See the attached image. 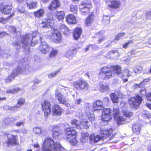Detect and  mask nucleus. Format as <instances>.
I'll list each match as a JSON object with an SVG mask.
<instances>
[{
  "label": "nucleus",
  "mask_w": 151,
  "mask_h": 151,
  "mask_svg": "<svg viewBox=\"0 0 151 151\" xmlns=\"http://www.w3.org/2000/svg\"><path fill=\"white\" fill-rule=\"evenodd\" d=\"M79 116V117L82 120L81 121L80 123L81 127V126H82L83 127L86 129L88 128L90 125L89 122L86 119H83V116L81 113V114Z\"/></svg>",
  "instance_id": "23"
},
{
  "label": "nucleus",
  "mask_w": 151,
  "mask_h": 151,
  "mask_svg": "<svg viewBox=\"0 0 151 151\" xmlns=\"http://www.w3.org/2000/svg\"><path fill=\"white\" fill-rule=\"evenodd\" d=\"M88 111L87 109L86 113V116L90 121L91 122H93L95 119L94 116L93 114L90 113L89 112H88Z\"/></svg>",
  "instance_id": "37"
},
{
  "label": "nucleus",
  "mask_w": 151,
  "mask_h": 151,
  "mask_svg": "<svg viewBox=\"0 0 151 151\" xmlns=\"http://www.w3.org/2000/svg\"><path fill=\"white\" fill-rule=\"evenodd\" d=\"M25 102L24 99L22 98L19 99L17 102V106L19 108L22 105L24 104Z\"/></svg>",
  "instance_id": "49"
},
{
  "label": "nucleus",
  "mask_w": 151,
  "mask_h": 151,
  "mask_svg": "<svg viewBox=\"0 0 151 151\" xmlns=\"http://www.w3.org/2000/svg\"><path fill=\"white\" fill-rule=\"evenodd\" d=\"M58 53V52L57 50H53L50 52L49 56L50 57L52 58L56 56Z\"/></svg>",
  "instance_id": "51"
},
{
  "label": "nucleus",
  "mask_w": 151,
  "mask_h": 151,
  "mask_svg": "<svg viewBox=\"0 0 151 151\" xmlns=\"http://www.w3.org/2000/svg\"><path fill=\"white\" fill-rule=\"evenodd\" d=\"M41 34L38 33L37 32H32V35L30 34H27L22 36V42L20 44H19L17 42L13 43L14 46H19L22 44V46L25 48V46L29 47L30 45L32 46H34L37 43L38 39H40L42 42V37Z\"/></svg>",
  "instance_id": "2"
},
{
  "label": "nucleus",
  "mask_w": 151,
  "mask_h": 151,
  "mask_svg": "<svg viewBox=\"0 0 151 151\" xmlns=\"http://www.w3.org/2000/svg\"><path fill=\"white\" fill-rule=\"evenodd\" d=\"M62 133V132L60 130H58V131H53V137L54 138L57 139L60 134Z\"/></svg>",
  "instance_id": "44"
},
{
  "label": "nucleus",
  "mask_w": 151,
  "mask_h": 151,
  "mask_svg": "<svg viewBox=\"0 0 151 151\" xmlns=\"http://www.w3.org/2000/svg\"><path fill=\"white\" fill-rule=\"evenodd\" d=\"M123 115L127 117H130L133 115V113L130 111L125 110L123 111Z\"/></svg>",
  "instance_id": "46"
},
{
  "label": "nucleus",
  "mask_w": 151,
  "mask_h": 151,
  "mask_svg": "<svg viewBox=\"0 0 151 151\" xmlns=\"http://www.w3.org/2000/svg\"><path fill=\"white\" fill-rule=\"evenodd\" d=\"M82 100L81 99H77L76 101V103L77 104H80L82 102Z\"/></svg>",
  "instance_id": "63"
},
{
  "label": "nucleus",
  "mask_w": 151,
  "mask_h": 151,
  "mask_svg": "<svg viewBox=\"0 0 151 151\" xmlns=\"http://www.w3.org/2000/svg\"><path fill=\"white\" fill-rule=\"evenodd\" d=\"M72 125L74 127H76L78 129H81V127L80 124H78V122L76 119L73 120L71 122Z\"/></svg>",
  "instance_id": "47"
},
{
  "label": "nucleus",
  "mask_w": 151,
  "mask_h": 151,
  "mask_svg": "<svg viewBox=\"0 0 151 151\" xmlns=\"http://www.w3.org/2000/svg\"><path fill=\"white\" fill-rule=\"evenodd\" d=\"M90 139L91 142H93L94 143H96L99 140L103 139V138L100 137L99 135L95 136L94 135H91L90 137Z\"/></svg>",
  "instance_id": "35"
},
{
  "label": "nucleus",
  "mask_w": 151,
  "mask_h": 151,
  "mask_svg": "<svg viewBox=\"0 0 151 151\" xmlns=\"http://www.w3.org/2000/svg\"><path fill=\"white\" fill-rule=\"evenodd\" d=\"M113 116L118 124H124L126 123L125 119L122 116H120L119 110L118 107H114L113 109Z\"/></svg>",
  "instance_id": "8"
},
{
  "label": "nucleus",
  "mask_w": 151,
  "mask_h": 151,
  "mask_svg": "<svg viewBox=\"0 0 151 151\" xmlns=\"http://www.w3.org/2000/svg\"><path fill=\"white\" fill-rule=\"evenodd\" d=\"M66 19V21L69 23L76 24V22L75 17L72 14L67 16Z\"/></svg>",
  "instance_id": "26"
},
{
  "label": "nucleus",
  "mask_w": 151,
  "mask_h": 151,
  "mask_svg": "<svg viewBox=\"0 0 151 151\" xmlns=\"http://www.w3.org/2000/svg\"><path fill=\"white\" fill-rule=\"evenodd\" d=\"M55 14L56 17L58 20L62 21L64 19L65 14L64 11L57 12Z\"/></svg>",
  "instance_id": "32"
},
{
  "label": "nucleus",
  "mask_w": 151,
  "mask_h": 151,
  "mask_svg": "<svg viewBox=\"0 0 151 151\" xmlns=\"http://www.w3.org/2000/svg\"><path fill=\"white\" fill-rule=\"evenodd\" d=\"M92 46L93 47H94V50H96L98 48V47L97 45H88L85 48L86 51H87L89 50V48L90 47Z\"/></svg>",
  "instance_id": "55"
},
{
  "label": "nucleus",
  "mask_w": 151,
  "mask_h": 151,
  "mask_svg": "<svg viewBox=\"0 0 151 151\" xmlns=\"http://www.w3.org/2000/svg\"><path fill=\"white\" fill-rule=\"evenodd\" d=\"M13 120L11 118H7L4 119L3 121V123L5 124L11 125L13 123Z\"/></svg>",
  "instance_id": "41"
},
{
  "label": "nucleus",
  "mask_w": 151,
  "mask_h": 151,
  "mask_svg": "<svg viewBox=\"0 0 151 151\" xmlns=\"http://www.w3.org/2000/svg\"><path fill=\"white\" fill-rule=\"evenodd\" d=\"M54 20L52 15L48 14L47 19L44 20L41 24L43 27L53 28L47 34L48 37L52 42L56 43L60 42L61 40V34L58 30L54 28Z\"/></svg>",
  "instance_id": "1"
},
{
  "label": "nucleus",
  "mask_w": 151,
  "mask_h": 151,
  "mask_svg": "<svg viewBox=\"0 0 151 151\" xmlns=\"http://www.w3.org/2000/svg\"><path fill=\"white\" fill-rule=\"evenodd\" d=\"M112 132V130L111 129H102L101 130V134L103 139L106 138L111 135Z\"/></svg>",
  "instance_id": "25"
},
{
  "label": "nucleus",
  "mask_w": 151,
  "mask_h": 151,
  "mask_svg": "<svg viewBox=\"0 0 151 151\" xmlns=\"http://www.w3.org/2000/svg\"><path fill=\"white\" fill-rule=\"evenodd\" d=\"M52 49L45 42H42L41 45L39 47V50L43 54H45L48 53Z\"/></svg>",
  "instance_id": "17"
},
{
  "label": "nucleus",
  "mask_w": 151,
  "mask_h": 151,
  "mask_svg": "<svg viewBox=\"0 0 151 151\" xmlns=\"http://www.w3.org/2000/svg\"><path fill=\"white\" fill-rule=\"evenodd\" d=\"M103 19L106 24H109L110 23V17L107 16H104L103 17Z\"/></svg>",
  "instance_id": "54"
},
{
  "label": "nucleus",
  "mask_w": 151,
  "mask_h": 151,
  "mask_svg": "<svg viewBox=\"0 0 151 151\" xmlns=\"http://www.w3.org/2000/svg\"><path fill=\"white\" fill-rule=\"evenodd\" d=\"M76 53V51L74 50H69L66 51L65 56L68 58H71L73 55Z\"/></svg>",
  "instance_id": "38"
},
{
  "label": "nucleus",
  "mask_w": 151,
  "mask_h": 151,
  "mask_svg": "<svg viewBox=\"0 0 151 151\" xmlns=\"http://www.w3.org/2000/svg\"><path fill=\"white\" fill-rule=\"evenodd\" d=\"M70 11L72 12L76 13L78 11L77 6L76 5L71 4L70 6Z\"/></svg>",
  "instance_id": "45"
},
{
  "label": "nucleus",
  "mask_w": 151,
  "mask_h": 151,
  "mask_svg": "<svg viewBox=\"0 0 151 151\" xmlns=\"http://www.w3.org/2000/svg\"><path fill=\"white\" fill-rule=\"evenodd\" d=\"M89 133L87 132H82L81 133V141L82 142H86L89 139Z\"/></svg>",
  "instance_id": "30"
},
{
  "label": "nucleus",
  "mask_w": 151,
  "mask_h": 151,
  "mask_svg": "<svg viewBox=\"0 0 151 151\" xmlns=\"http://www.w3.org/2000/svg\"><path fill=\"white\" fill-rule=\"evenodd\" d=\"M94 16L93 14L89 15L86 20L85 22V25L86 26H90L94 21Z\"/></svg>",
  "instance_id": "27"
},
{
  "label": "nucleus",
  "mask_w": 151,
  "mask_h": 151,
  "mask_svg": "<svg viewBox=\"0 0 151 151\" xmlns=\"http://www.w3.org/2000/svg\"><path fill=\"white\" fill-rule=\"evenodd\" d=\"M82 29L81 28L77 27L74 31L73 33V37L74 39L77 40L80 37L81 34Z\"/></svg>",
  "instance_id": "28"
},
{
  "label": "nucleus",
  "mask_w": 151,
  "mask_h": 151,
  "mask_svg": "<svg viewBox=\"0 0 151 151\" xmlns=\"http://www.w3.org/2000/svg\"><path fill=\"white\" fill-rule=\"evenodd\" d=\"M63 111V109L58 105L55 104L52 106V113L54 115H60Z\"/></svg>",
  "instance_id": "18"
},
{
  "label": "nucleus",
  "mask_w": 151,
  "mask_h": 151,
  "mask_svg": "<svg viewBox=\"0 0 151 151\" xmlns=\"http://www.w3.org/2000/svg\"><path fill=\"white\" fill-rule=\"evenodd\" d=\"M60 142L54 143L51 138L46 139L44 142L42 151H60L63 150Z\"/></svg>",
  "instance_id": "3"
},
{
  "label": "nucleus",
  "mask_w": 151,
  "mask_h": 151,
  "mask_svg": "<svg viewBox=\"0 0 151 151\" xmlns=\"http://www.w3.org/2000/svg\"><path fill=\"white\" fill-rule=\"evenodd\" d=\"M27 71L26 70L25 68H23V69L22 68L19 69V68H18L16 70L13 71L12 74L5 79V82L8 83L11 81L18 74L21 73L24 74H27Z\"/></svg>",
  "instance_id": "9"
},
{
  "label": "nucleus",
  "mask_w": 151,
  "mask_h": 151,
  "mask_svg": "<svg viewBox=\"0 0 151 151\" xmlns=\"http://www.w3.org/2000/svg\"><path fill=\"white\" fill-rule=\"evenodd\" d=\"M62 91L63 93L66 96L68 94V93L69 91V88H66L65 89H62Z\"/></svg>",
  "instance_id": "58"
},
{
  "label": "nucleus",
  "mask_w": 151,
  "mask_h": 151,
  "mask_svg": "<svg viewBox=\"0 0 151 151\" xmlns=\"http://www.w3.org/2000/svg\"><path fill=\"white\" fill-rule=\"evenodd\" d=\"M60 29L61 32L64 34L67 35L70 33V30L64 24H62L60 26Z\"/></svg>",
  "instance_id": "33"
},
{
  "label": "nucleus",
  "mask_w": 151,
  "mask_h": 151,
  "mask_svg": "<svg viewBox=\"0 0 151 151\" xmlns=\"http://www.w3.org/2000/svg\"><path fill=\"white\" fill-rule=\"evenodd\" d=\"M64 103H63V104L65 105L66 106L70 109L73 108L74 107V106L73 105H71L68 102L67 99L65 100V101L64 102Z\"/></svg>",
  "instance_id": "57"
},
{
  "label": "nucleus",
  "mask_w": 151,
  "mask_h": 151,
  "mask_svg": "<svg viewBox=\"0 0 151 151\" xmlns=\"http://www.w3.org/2000/svg\"><path fill=\"white\" fill-rule=\"evenodd\" d=\"M34 133L40 137L45 135L47 134V130L41 127H35L33 128Z\"/></svg>",
  "instance_id": "16"
},
{
  "label": "nucleus",
  "mask_w": 151,
  "mask_h": 151,
  "mask_svg": "<svg viewBox=\"0 0 151 151\" xmlns=\"http://www.w3.org/2000/svg\"><path fill=\"white\" fill-rule=\"evenodd\" d=\"M141 129V125L139 123H135L133 124L132 130L133 132L137 135L140 134Z\"/></svg>",
  "instance_id": "24"
},
{
  "label": "nucleus",
  "mask_w": 151,
  "mask_h": 151,
  "mask_svg": "<svg viewBox=\"0 0 151 151\" xmlns=\"http://www.w3.org/2000/svg\"><path fill=\"white\" fill-rule=\"evenodd\" d=\"M26 2L27 6L29 9H33L37 6V2L36 1H33L31 0H27Z\"/></svg>",
  "instance_id": "29"
},
{
  "label": "nucleus",
  "mask_w": 151,
  "mask_h": 151,
  "mask_svg": "<svg viewBox=\"0 0 151 151\" xmlns=\"http://www.w3.org/2000/svg\"><path fill=\"white\" fill-rule=\"evenodd\" d=\"M56 99L58 100L59 103L63 104L66 100L65 96L62 94L60 92L56 91L55 93Z\"/></svg>",
  "instance_id": "21"
},
{
  "label": "nucleus",
  "mask_w": 151,
  "mask_h": 151,
  "mask_svg": "<svg viewBox=\"0 0 151 151\" xmlns=\"http://www.w3.org/2000/svg\"><path fill=\"white\" fill-rule=\"evenodd\" d=\"M103 108V103L101 101L97 100L93 104V109L94 111L101 109Z\"/></svg>",
  "instance_id": "22"
},
{
  "label": "nucleus",
  "mask_w": 151,
  "mask_h": 151,
  "mask_svg": "<svg viewBox=\"0 0 151 151\" xmlns=\"http://www.w3.org/2000/svg\"><path fill=\"white\" fill-rule=\"evenodd\" d=\"M115 53H116L117 54H118L119 53L118 51L116 50H112L109 52L108 53V55L106 56V57L108 59L110 58V56H109L110 55H111V54H114Z\"/></svg>",
  "instance_id": "50"
},
{
  "label": "nucleus",
  "mask_w": 151,
  "mask_h": 151,
  "mask_svg": "<svg viewBox=\"0 0 151 151\" xmlns=\"http://www.w3.org/2000/svg\"><path fill=\"white\" fill-rule=\"evenodd\" d=\"M5 134L7 137V140L6 142V143L8 146L16 144L17 140V136L13 135L7 132H6Z\"/></svg>",
  "instance_id": "14"
},
{
  "label": "nucleus",
  "mask_w": 151,
  "mask_h": 151,
  "mask_svg": "<svg viewBox=\"0 0 151 151\" xmlns=\"http://www.w3.org/2000/svg\"><path fill=\"white\" fill-rule=\"evenodd\" d=\"M104 33V31L102 30L97 34V35H99L101 36L98 40V42L99 43H100L104 40V37L103 36V35Z\"/></svg>",
  "instance_id": "43"
},
{
  "label": "nucleus",
  "mask_w": 151,
  "mask_h": 151,
  "mask_svg": "<svg viewBox=\"0 0 151 151\" xmlns=\"http://www.w3.org/2000/svg\"><path fill=\"white\" fill-rule=\"evenodd\" d=\"M19 108L17 106H11L8 105H5L3 107V109L5 110H9L12 112H15L18 110Z\"/></svg>",
  "instance_id": "34"
},
{
  "label": "nucleus",
  "mask_w": 151,
  "mask_h": 151,
  "mask_svg": "<svg viewBox=\"0 0 151 151\" xmlns=\"http://www.w3.org/2000/svg\"><path fill=\"white\" fill-rule=\"evenodd\" d=\"M60 72L59 70H58L55 71L54 73H51L48 75V77L51 78L55 76L59 72Z\"/></svg>",
  "instance_id": "53"
},
{
  "label": "nucleus",
  "mask_w": 151,
  "mask_h": 151,
  "mask_svg": "<svg viewBox=\"0 0 151 151\" xmlns=\"http://www.w3.org/2000/svg\"><path fill=\"white\" fill-rule=\"evenodd\" d=\"M132 43V41H130L126 42L124 45H123V47L124 48H126L130 43Z\"/></svg>",
  "instance_id": "62"
},
{
  "label": "nucleus",
  "mask_w": 151,
  "mask_h": 151,
  "mask_svg": "<svg viewBox=\"0 0 151 151\" xmlns=\"http://www.w3.org/2000/svg\"><path fill=\"white\" fill-rule=\"evenodd\" d=\"M146 16L147 19H151V11L147 12L146 14Z\"/></svg>",
  "instance_id": "61"
},
{
  "label": "nucleus",
  "mask_w": 151,
  "mask_h": 151,
  "mask_svg": "<svg viewBox=\"0 0 151 151\" xmlns=\"http://www.w3.org/2000/svg\"><path fill=\"white\" fill-rule=\"evenodd\" d=\"M8 29L11 32H15L16 30V28L14 27H9Z\"/></svg>",
  "instance_id": "60"
},
{
  "label": "nucleus",
  "mask_w": 151,
  "mask_h": 151,
  "mask_svg": "<svg viewBox=\"0 0 151 151\" xmlns=\"http://www.w3.org/2000/svg\"><path fill=\"white\" fill-rule=\"evenodd\" d=\"M0 9L2 13L5 14H9L12 9V4L6 2H3L0 5Z\"/></svg>",
  "instance_id": "13"
},
{
  "label": "nucleus",
  "mask_w": 151,
  "mask_h": 151,
  "mask_svg": "<svg viewBox=\"0 0 151 151\" xmlns=\"http://www.w3.org/2000/svg\"><path fill=\"white\" fill-rule=\"evenodd\" d=\"M45 10L43 9H40L34 13L35 16L37 18L42 17L45 14Z\"/></svg>",
  "instance_id": "31"
},
{
  "label": "nucleus",
  "mask_w": 151,
  "mask_h": 151,
  "mask_svg": "<svg viewBox=\"0 0 151 151\" xmlns=\"http://www.w3.org/2000/svg\"><path fill=\"white\" fill-rule=\"evenodd\" d=\"M42 109L44 112L45 116H48L51 112V104L49 101L47 100L43 101L41 103Z\"/></svg>",
  "instance_id": "10"
},
{
  "label": "nucleus",
  "mask_w": 151,
  "mask_h": 151,
  "mask_svg": "<svg viewBox=\"0 0 151 151\" xmlns=\"http://www.w3.org/2000/svg\"><path fill=\"white\" fill-rule=\"evenodd\" d=\"M111 111L110 109L108 108H104L103 109L101 116V119L103 121L107 122L110 119Z\"/></svg>",
  "instance_id": "15"
},
{
  "label": "nucleus",
  "mask_w": 151,
  "mask_h": 151,
  "mask_svg": "<svg viewBox=\"0 0 151 151\" xmlns=\"http://www.w3.org/2000/svg\"><path fill=\"white\" fill-rule=\"evenodd\" d=\"M142 114L147 117L148 118H150L151 117V115L149 112L143 110L142 112Z\"/></svg>",
  "instance_id": "52"
},
{
  "label": "nucleus",
  "mask_w": 151,
  "mask_h": 151,
  "mask_svg": "<svg viewBox=\"0 0 151 151\" xmlns=\"http://www.w3.org/2000/svg\"><path fill=\"white\" fill-rule=\"evenodd\" d=\"M79 6L82 14L85 15L90 11V9L91 7V2L89 0L81 2Z\"/></svg>",
  "instance_id": "7"
},
{
  "label": "nucleus",
  "mask_w": 151,
  "mask_h": 151,
  "mask_svg": "<svg viewBox=\"0 0 151 151\" xmlns=\"http://www.w3.org/2000/svg\"><path fill=\"white\" fill-rule=\"evenodd\" d=\"M18 10L19 12L20 13H24L25 11L24 8L22 7L21 5H19Z\"/></svg>",
  "instance_id": "59"
},
{
  "label": "nucleus",
  "mask_w": 151,
  "mask_h": 151,
  "mask_svg": "<svg viewBox=\"0 0 151 151\" xmlns=\"http://www.w3.org/2000/svg\"><path fill=\"white\" fill-rule=\"evenodd\" d=\"M146 98L149 101H151V93L147 94Z\"/></svg>",
  "instance_id": "64"
},
{
  "label": "nucleus",
  "mask_w": 151,
  "mask_h": 151,
  "mask_svg": "<svg viewBox=\"0 0 151 151\" xmlns=\"http://www.w3.org/2000/svg\"><path fill=\"white\" fill-rule=\"evenodd\" d=\"M19 90L20 88H17L12 90H7L6 93H14L17 92Z\"/></svg>",
  "instance_id": "48"
},
{
  "label": "nucleus",
  "mask_w": 151,
  "mask_h": 151,
  "mask_svg": "<svg viewBox=\"0 0 151 151\" xmlns=\"http://www.w3.org/2000/svg\"><path fill=\"white\" fill-rule=\"evenodd\" d=\"M112 70L114 74L116 75H118L124 82L127 81L128 79L127 78L131 75L130 72L127 69L124 70L121 72V68L119 66H113Z\"/></svg>",
  "instance_id": "5"
},
{
  "label": "nucleus",
  "mask_w": 151,
  "mask_h": 151,
  "mask_svg": "<svg viewBox=\"0 0 151 151\" xmlns=\"http://www.w3.org/2000/svg\"><path fill=\"white\" fill-rule=\"evenodd\" d=\"M24 122L23 121L17 122L15 124V125L18 127L24 126Z\"/></svg>",
  "instance_id": "56"
},
{
  "label": "nucleus",
  "mask_w": 151,
  "mask_h": 151,
  "mask_svg": "<svg viewBox=\"0 0 151 151\" xmlns=\"http://www.w3.org/2000/svg\"><path fill=\"white\" fill-rule=\"evenodd\" d=\"M99 89L102 92H104L109 90V88L108 85H103L102 83H100L99 86Z\"/></svg>",
  "instance_id": "36"
},
{
  "label": "nucleus",
  "mask_w": 151,
  "mask_h": 151,
  "mask_svg": "<svg viewBox=\"0 0 151 151\" xmlns=\"http://www.w3.org/2000/svg\"><path fill=\"white\" fill-rule=\"evenodd\" d=\"M150 79V78L143 79V81L140 82L139 84H136L134 85L135 87H140L142 86V85H145L146 83L148 82Z\"/></svg>",
  "instance_id": "39"
},
{
  "label": "nucleus",
  "mask_w": 151,
  "mask_h": 151,
  "mask_svg": "<svg viewBox=\"0 0 151 151\" xmlns=\"http://www.w3.org/2000/svg\"><path fill=\"white\" fill-rule=\"evenodd\" d=\"M142 99V97L137 95L135 97L129 99V103L132 108H136L141 103Z\"/></svg>",
  "instance_id": "11"
},
{
  "label": "nucleus",
  "mask_w": 151,
  "mask_h": 151,
  "mask_svg": "<svg viewBox=\"0 0 151 151\" xmlns=\"http://www.w3.org/2000/svg\"><path fill=\"white\" fill-rule=\"evenodd\" d=\"M110 98L113 103H118V99L117 95L115 93H112L110 95Z\"/></svg>",
  "instance_id": "42"
},
{
  "label": "nucleus",
  "mask_w": 151,
  "mask_h": 151,
  "mask_svg": "<svg viewBox=\"0 0 151 151\" xmlns=\"http://www.w3.org/2000/svg\"><path fill=\"white\" fill-rule=\"evenodd\" d=\"M112 76L111 70L107 67H103L100 69L99 75V78L103 80L108 79L111 77Z\"/></svg>",
  "instance_id": "6"
},
{
  "label": "nucleus",
  "mask_w": 151,
  "mask_h": 151,
  "mask_svg": "<svg viewBox=\"0 0 151 151\" xmlns=\"http://www.w3.org/2000/svg\"><path fill=\"white\" fill-rule=\"evenodd\" d=\"M60 6L59 0H52L50 4L48 6L47 8L50 11L56 9Z\"/></svg>",
  "instance_id": "19"
},
{
  "label": "nucleus",
  "mask_w": 151,
  "mask_h": 151,
  "mask_svg": "<svg viewBox=\"0 0 151 151\" xmlns=\"http://www.w3.org/2000/svg\"><path fill=\"white\" fill-rule=\"evenodd\" d=\"M107 4L110 8L116 9L119 7L121 2L119 1L116 0H110L107 2Z\"/></svg>",
  "instance_id": "20"
},
{
  "label": "nucleus",
  "mask_w": 151,
  "mask_h": 151,
  "mask_svg": "<svg viewBox=\"0 0 151 151\" xmlns=\"http://www.w3.org/2000/svg\"><path fill=\"white\" fill-rule=\"evenodd\" d=\"M124 34L123 33H121L119 34L116 36V37L115 38V39L114 40V41H112V40H110L108 42V43L109 44L108 46H110L111 45V44L112 43H113L114 42H115L116 41H115L116 40H119V39L121 37H122V36H124Z\"/></svg>",
  "instance_id": "40"
},
{
  "label": "nucleus",
  "mask_w": 151,
  "mask_h": 151,
  "mask_svg": "<svg viewBox=\"0 0 151 151\" xmlns=\"http://www.w3.org/2000/svg\"><path fill=\"white\" fill-rule=\"evenodd\" d=\"M73 85L78 89H83L87 90L88 88V85L87 82L83 80H78L73 82Z\"/></svg>",
  "instance_id": "12"
},
{
  "label": "nucleus",
  "mask_w": 151,
  "mask_h": 151,
  "mask_svg": "<svg viewBox=\"0 0 151 151\" xmlns=\"http://www.w3.org/2000/svg\"><path fill=\"white\" fill-rule=\"evenodd\" d=\"M65 134L67 135V140L71 145L75 146L78 145L79 142L76 138L77 133L73 128H66L65 130Z\"/></svg>",
  "instance_id": "4"
}]
</instances>
